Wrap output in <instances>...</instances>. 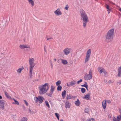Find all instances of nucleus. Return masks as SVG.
<instances>
[{"mask_svg": "<svg viewBox=\"0 0 121 121\" xmlns=\"http://www.w3.org/2000/svg\"><path fill=\"white\" fill-rule=\"evenodd\" d=\"M82 81V79H80L79 80L77 81V83L78 84L80 82H81Z\"/></svg>", "mask_w": 121, "mask_h": 121, "instance_id": "obj_41", "label": "nucleus"}, {"mask_svg": "<svg viewBox=\"0 0 121 121\" xmlns=\"http://www.w3.org/2000/svg\"><path fill=\"white\" fill-rule=\"evenodd\" d=\"M45 103L46 106L48 108H49L50 107V106L48 101H45Z\"/></svg>", "mask_w": 121, "mask_h": 121, "instance_id": "obj_33", "label": "nucleus"}, {"mask_svg": "<svg viewBox=\"0 0 121 121\" xmlns=\"http://www.w3.org/2000/svg\"><path fill=\"white\" fill-rule=\"evenodd\" d=\"M114 30L113 29H110L108 32L106 36L107 39L111 40L113 38Z\"/></svg>", "mask_w": 121, "mask_h": 121, "instance_id": "obj_4", "label": "nucleus"}, {"mask_svg": "<svg viewBox=\"0 0 121 121\" xmlns=\"http://www.w3.org/2000/svg\"><path fill=\"white\" fill-rule=\"evenodd\" d=\"M90 98V96L89 94H86L83 97L84 99H86L87 100H89Z\"/></svg>", "mask_w": 121, "mask_h": 121, "instance_id": "obj_18", "label": "nucleus"}, {"mask_svg": "<svg viewBox=\"0 0 121 121\" xmlns=\"http://www.w3.org/2000/svg\"><path fill=\"white\" fill-rule=\"evenodd\" d=\"M88 121H95V119L93 118H91Z\"/></svg>", "mask_w": 121, "mask_h": 121, "instance_id": "obj_39", "label": "nucleus"}, {"mask_svg": "<svg viewBox=\"0 0 121 121\" xmlns=\"http://www.w3.org/2000/svg\"><path fill=\"white\" fill-rule=\"evenodd\" d=\"M60 121H64L63 119H61L60 120Z\"/></svg>", "mask_w": 121, "mask_h": 121, "instance_id": "obj_56", "label": "nucleus"}, {"mask_svg": "<svg viewBox=\"0 0 121 121\" xmlns=\"http://www.w3.org/2000/svg\"><path fill=\"white\" fill-rule=\"evenodd\" d=\"M13 99L14 100V101L15 102V104H17V105H18L19 104V103L15 99Z\"/></svg>", "mask_w": 121, "mask_h": 121, "instance_id": "obj_35", "label": "nucleus"}, {"mask_svg": "<svg viewBox=\"0 0 121 121\" xmlns=\"http://www.w3.org/2000/svg\"><path fill=\"white\" fill-rule=\"evenodd\" d=\"M47 40H49L50 39V38H47Z\"/></svg>", "mask_w": 121, "mask_h": 121, "instance_id": "obj_57", "label": "nucleus"}, {"mask_svg": "<svg viewBox=\"0 0 121 121\" xmlns=\"http://www.w3.org/2000/svg\"><path fill=\"white\" fill-rule=\"evenodd\" d=\"M2 98L1 96L0 95V99H2Z\"/></svg>", "mask_w": 121, "mask_h": 121, "instance_id": "obj_54", "label": "nucleus"}, {"mask_svg": "<svg viewBox=\"0 0 121 121\" xmlns=\"http://www.w3.org/2000/svg\"><path fill=\"white\" fill-rule=\"evenodd\" d=\"M66 91L64 90L63 91L62 93V95L63 98L64 99L65 97V95L66 94Z\"/></svg>", "mask_w": 121, "mask_h": 121, "instance_id": "obj_21", "label": "nucleus"}, {"mask_svg": "<svg viewBox=\"0 0 121 121\" xmlns=\"http://www.w3.org/2000/svg\"><path fill=\"white\" fill-rule=\"evenodd\" d=\"M117 71V75L119 77H120L121 76V66L118 67Z\"/></svg>", "mask_w": 121, "mask_h": 121, "instance_id": "obj_14", "label": "nucleus"}, {"mask_svg": "<svg viewBox=\"0 0 121 121\" xmlns=\"http://www.w3.org/2000/svg\"><path fill=\"white\" fill-rule=\"evenodd\" d=\"M69 8L68 5L67 4L66 5V6L65 7V9H66L67 10L68 9V8Z\"/></svg>", "mask_w": 121, "mask_h": 121, "instance_id": "obj_38", "label": "nucleus"}, {"mask_svg": "<svg viewBox=\"0 0 121 121\" xmlns=\"http://www.w3.org/2000/svg\"><path fill=\"white\" fill-rule=\"evenodd\" d=\"M24 101L25 103V104H26V105L27 106L28 105V103L26 102V100H24Z\"/></svg>", "mask_w": 121, "mask_h": 121, "instance_id": "obj_43", "label": "nucleus"}, {"mask_svg": "<svg viewBox=\"0 0 121 121\" xmlns=\"http://www.w3.org/2000/svg\"><path fill=\"white\" fill-rule=\"evenodd\" d=\"M112 121H119L118 120L117 118V117L116 118L114 116L112 118Z\"/></svg>", "mask_w": 121, "mask_h": 121, "instance_id": "obj_32", "label": "nucleus"}, {"mask_svg": "<svg viewBox=\"0 0 121 121\" xmlns=\"http://www.w3.org/2000/svg\"><path fill=\"white\" fill-rule=\"evenodd\" d=\"M58 86L57 88V89L58 91H61V90L62 87L60 85Z\"/></svg>", "mask_w": 121, "mask_h": 121, "instance_id": "obj_27", "label": "nucleus"}, {"mask_svg": "<svg viewBox=\"0 0 121 121\" xmlns=\"http://www.w3.org/2000/svg\"><path fill=\"white\" fill-rule=\"evenodd\" d=\"M70 104L69 103L68 101H66L65 103V107L66 108H69Z\"/></svg>", "mask_w": 121, "mask_h": 121, "instance_id": "obj_17", "label": "nucleus"}, {"mask_svg": "<svg viewBox=\"0 0 121 121\" xmlns=\"http://www.w3.org/2000/svg\"><path fill=\"white\" fill-rule=\"evenodd\" d=\"M51 68L52 69L53 66L52 64L51 61Z\"/></svg>", "mask_w": 121, "mask_h": 121, "instance_id": "obj_49", "label": "nucleus"}, {"mask_svg": "<svg viewBox=\"0 0 121 121\" xmlns=\"http://www.w3.org/2000/svg\"><path fill=\"white\" fill-rule=\"evenodd\" d=\"M4 94L6 96L8 99H11V97L10 96L9 94L6 91L4 92Z\"/></svg>", "mask_w": 121, "mask_h": 121, "instance_id": "obj_19", "label": "nucleus"}, {"mask_svg": "<svg viewBox=\"0 0 121 121\" xmlns=\"http://www.w3.org/2000/svg\"><path fill=\"white\" fill-rule=\"evenodd\" d=\"M23 67L22 68H19L18 69H17L16 71L17 73H21V72L22 70H23Z\"/></svg>", "mask_w": 121, "mask_h": 121, "instance_id": "obj_24", "label": "nucleus"}, {"mask_svg": "<svg viewBox=\"0 0 121 121\" xmlns=\"http://www.w3.org/2000/svg\"><path fill=\"white\" fill-rule=\"evenodd\" d=\"M55 114L56 116L57 117H59V114L57 113H55Z\"/></svg>", "mask_w": 121, "mask_h": 121, "instance_id": "obj_40", "label": "nucleus"}, {"mask_svg": "<svg viewBox=\"0 0 121 121\" xmlns=\"http://www.w3.org/2000/svg\"><path fill=\"white\" fill-rule=\"evenodd\" d=\"M83 121H88L89 120L86 119L85 118H83Z\"/></svg>", "mask_w": 121, "mask_h": 121, "instance_id": "obj_45", "label": "nucleus"}, {"mask_svg": "<svg viewBox=\"0 0 121 121\" xmlns=\"http://www.w3.org/2000/svg\"><path fill=\"white\" fill-rule=\"evenodd\" d=\"M106 5L105 6V7L108 10L111 9V8L110 7V6L106 4Z\"/></svg>", "mask_w": 121, "mask_h": 121, "instance_id": "obj_29", "label": "nucleus"}, {"mask_svg": "<svg viewBox=\"0 0 121 121\" xmlns=\"http://www.w3.org/2000/svg\"><path fill=\"white\" fill-rule=\"evenodd\" d=\"M113 82V81L112 80H109V81H108V83H112Z\"/></svg>", "mask_w": 121, "mask_h": 121, "instance_id": "obj_44", "label": "nucleus"}, {"mask_svg": "<svg viewBox=\"0 0 121 121\" xmlns=\"http://www.w3.org/2000/svg\"><path fill=\"white\" fill-rule=\"evenodd\" d=\"M104 82H105V83H107V81L106 80H104Z\"/></svg>", "mask_w": 121, "mask_h": 121, "instance_id": "obj_51", "label": "nucleus"}, {"mask_svg": "<svg viewBox=\"0 0 121 121\" xmlns=\"http://www.w3.org/2000/svg\"><path fill=\"white\" fill-rule=\"evenodd\" d=\"M70 85L71 86L74 85L76 83V82L74 80L71 81L70 83Z\"/></svg>", "mask_w": 121, "mask_h": 121, "instance_id": "obj_25", "label": "nucleus"}, {"mask_svg": "<svg viewBox=\"0 0 121 121\" xmlns=\"http://www.w3.org/2000/svg\"><path fill=\"white\" fill-rule=\"evenodd\" d=\"M71 98L70 96L69 95H67L66 97V99H71Z\"/></svg>", "mask_w": 121, "mask_h": 121, "instance_id": "obj_37", "label": "nucleus"}, {"mask_svg": "<svg viewBox=\"0 0 121 121\" xmlns=\"http://www.w3.org/2000/svg\"><path fill=\"white\" fill-rule=\"evenodd\" d=\"M13 103V104H14L15 103Z\"/></svg>", "mask_w": 121, "mask_h": 121, "instance_id": "obj_60", "label": "nucleus"}, {"mask_svg": "<svg viewBox=\"0 0 121 121\" xmlns=\"http://www.w3.org/2000/svg\"><path fill=\"white\" fill-rule=\"evenodd\" d=\"M61 82L60 80H58L56 82V85L57 86H58L61 84Z\"/></svg>", "mask_w": 121, "mask_h": 121, "instance_id": "obj_28", "label": "nucleus"}, {"mask_svg": "<svg viewBox=\"0 0 121 121\" xmlns=\"http://www.w3.org/2000/svg\"><path fill=\"white\" fill-rule=\"evenodd\" d=\"M98 70L100 74L102 72L103 73L105 76L107 74V72L104 68L102 67H98Z\"/></svg>", "mask_w": 121, "mask_h": 121, "instance_id": "obj_9", "label": "nucleus"}, {"mask_svg": "<svg viewBox=\"0 0 121 121\" xmlns=\"http://www.w3.org/2000/svg\"><path fill=\"white\" fill-rule=\"evenodd\" d=\"M27 120V118L25 117H23L22 118V120L20 121H26Z\"/></svg>", "mask_w": 121, "mask_h": 121, "instance_id": "obj_34", "label": "nucleus"}, {"mask_svg": "<svg viewBox=\"0 0 121 121\" xmlns=\"http://www.w3.org/2000/svg\"><path fill=\"white\" fill-rule=\"evenodd\" d=\"M54 60L55 61H56V58H54Z\"/></svg>", "mask_w": 121, "mask_h": 121, "instance_id": "obj_55", "label": "nucleus"}, {"mask_svg": "<svg viewBox=\"0 0 121 121\" xmlns=\"http://www.w3.org/2000/svg\"><path fill=\"white\" fill-rule=\"evenodd\" d=\"M85 82V84H84V85H82V86H84V87H85L86 88V89L88 90V89L87 87H88V86L87 84V83L86 82Z\"/></svg>", "mask_w": 121, "mask_h": 121, "instance_id": "obj_26", "label": "nucleus"}, {"mask_svg": "<svg viewBox=\"0 0 121 121\" xmlns=\"http://www.w3.org/2000/svg\"><path fill=\"white\" fill-rule=\"evenodd\" d=\"M111 10V9H110L108 10L107 11H108V13H110Z\"/></svg>", "mask_w": 121, "mask_h": 121, "instance_id": "obj_48", "label": "nucleus"}, {"mask_svg": "<svg viewBox=\"0 0 121 121\" xmlns=\"http://www.w3.org/2000/svg\"><path fill=\"white\" fill-rule=\"evenodd\" d=\"M32 110H31L30 109V108L29 109V113H32Z\"/></svg>", "mask_w": 121, "mask_h": 121, "instance_id": "obj_46", "label": "nucleus"}, {"mask_svg": "<svg viewBox=\"0 0 121 121\" xmlns=\"http://www.w3.org/2000/svg\"><path fill=\"white\" fill-rule=\"evenodd\" d=\"M118 10L121 12V8H120Z\"/></svg>", "mask_w": 121, "mask_h": 121, "instance_id": "obj_53", "label": "nucleus"}, {"mask_svg": "<svg viewBox=\"0 0 121 121\" xmlns=\"http://www.w3.org/2000/svg\"><path fill=\"white\" fill-rule=\"evenodd\" d=\"M67 86H71V85H70V83H69V84H68V83H67Z\"/></svg>", "mask_w": 121, "mask_h": 121, "instance_id": "obj_50", "label": "nucleus"}, {"mask_svg": "<svg viewBox=\"0 0 121 121\" xmlns=\"http://www.w3.org/2000/svg\"><path fill=\"white\" fill-rule=\"evenodd\" d=\"M50 38V39H52V37H51V38Z\"/></svg>", "mask_w": 121, "mask_h": 121, "instance_id": "obj_59", "label": "nucleus"}, {"mask_svg": "<svg viewBox=\"0 0 121 121\" xmlns=\"http://www.w3.org/2000/svg\"><path fill=\"white\" fill-rule=\"evenodd\" d=\"M117 85L121 84V81H120L119 82H117Z\"/></svg>", "mask_w": 121, "mask_h": 121, "instance_id": "obj_47", "label": "nucleus"}, {"mask_svg": "<svg viewBox=\"0 0 121 121\" xmlns=\"http://www.w3.org/2000/svg\"><path fill=\"white\" fill-rule=\"evenodd\" d=\"M57 119H58V120H59V117H57Z\"/></svg>", "mask_w": 121, "mask_h": 121, "instance_id": "obj_58", "label": "nucleus"}, {"mask_svg": "<svg viewBox=\"0 0 121 121\" xmlns=\"http://www.w3.org/2000/svg\"><path fill=\"white\" fill-rule=\"evenodd\" d=\"M93 70L92 69H90L89 74L86 73L84 76V79L86 80H89L92 78Z\"/></svg>", "mask_w": 121, "mask_h": 121, "instance_id": "obj_5", "label": "nucleus"}, {"mask_svg": "<svg viewBox=\"0 0 121 121\" xmlns=\"http://www.w3.org/2000/svg\"><path fill=\"white\" fill-rule=\"evenodd\" d=\"M5 101L3 100H0V109L2 110L4 109V105Z\"/></svg>", "mask_w": 121, "mask_h": 121, "instance_id": "obj_11", "label": "nucleus"}, {"mask_svg": "<svg viewBox=\"0 0 121 121\" xmlns=\"http://www.w3.org/2000/svg\"><path fill=\"white\" fill-rule=\"evenodd\" d=\"M91 52V49H88L86 53V55L90 56Z\"/></svg>", "mask_w": 121, "mask_h": 121, "instance_id": "obj_20", "label": "nucleus"}, {"mask_svg": "<svg viewBox=\"0 0 121 121\" xmlns=\"http://www.w3.org/2000/svg\"><path fill=\"white\" fill-rule=\"evenodd\" d=\"M90 56L86 55V57L85 60V63L87 62L90 59Z\"/></svg>", "mask_w": 121, "mask_h": 121, "instance_id": "obj_23", "label": "nucleus"}, {"mask_svg": "<svg viewBox=\"0 0 121 121\" xmlns=\"http://www.w3.org/2000/svg\"><path fill=\"white\" fill-rule=\"evenodd\" d=\"M106 101L105 100H104L102 102V105L103 108L104 109H105L106 108Z\"/></svg>", "mask_w": 121, "mask_h": 121, "instance_id": "obj_13", "label": "nucleus"}, {"mask_svg": "<svg viewBox=\"0 0 121 121\" xmlns=\"http://www.w3.org/2000/svg\"><path fill=\"white\" fill-rule=\"evenodd\" d=\"M54 13L56 16H60L62 15V13L60 9L59 8L57 9L55 11Z\"/></svg>", "mask_w": 121, "mask_h": 121, "instance_id": "obj_10", "label": "nucleus"}, {"mask_svg": "<svg viewBox=\"0 0 121 121\" xmlns=\"http://www.w3.org/2000/svg\"><path fill=\"white\" fill-rule=\"evenodd\" d=\"M29 4H30L32 6H33L34 5V2L32 0H28Z\"/></svg>", "mask_w": 121, "mask_h": 121, "instance_id": "obj_16", "label": "nucleus"}, {"mask_svg": "<svg viewBox=\"0 0 121 121\" xmlns=\"http://www.w3.org/2000/svg\"><path fill=\"white\" fill-rule=\"evenodd\" d=\"M89 111V110L88 108H86L85 110V112L86 113H88Z\"/></svg>", "mask_w": 121, "mask_h": 121, "instance_id": "obj_36", "label": "nucleus"}, {"mask_svg": "<svg viewBox=\"0 0 121 121\" xmlns=\"http://www.w3.org/2000/svg\"><path fill=\"white\" fill-rule=\"evenodd\" d=\"M72 49L70 48H67L63 50L64 54L66 55H68L71 51Z\"/></svg>", "mask_w": 121, "mask_h": 121, "instance_id": "obj_8", "label": "nucleus"}, {"mask_svg": "<svg viewBox=\"0 0 121 121\" xmlns=\"http://www.w3.org/2000/svg\"><path fill=\"white\" fill-rule=\"evenodd\" d=\"M81 92L82 93H84L86 91V90L85 88H81Z\"/></svg>", "mask_w": 121, "mask_h": 121, "instance_id": "obj_30", "label": "nucleus"}, {"mask_svg": "<svg viewBox=\"0 0 121 121\" xmlns=\"http://www.w3.org/2000/svg\"><path fill=\"white\" fill-rule=\"evenodd\" d=\"M117 118L118 120L120 121L121 120V114L119 115L117 117Z\"/></svg>", "mask_w": 121, "mask_h": 121, "instance_id": "obj_31", "label": "nucleus"}, {"mask_svg": "<svg viewBox=\"0 0 121 121\" xmlns=\"http://www.w3.org/2000/svg\"><path fill=\"white\" fill-rule=\"evenodd\" d=\"M50 87L49 83H46L44 84H42L39 86V92L41 95L45 93L48 90Z\"/></svg>", "mask_w": 121, "mask_h": 121, "instance_id": "obj_2", "label": "nucleus"}, {"mask_svg": "<svg viewBox=\"0 0 121 121\" xmlns=\"http://www.w3.org/2000/svg\"><path fill=\"white\" fill-rule=\"evenodd\" d=\"M106 100V102L107 103H110L111 102V101L109 100Z\"/></svg>", "mask_w": 121, "mask_h": 121, "instance_id": "obj_42", "label": "nucleus"}, {"mask_svg": "<svg viewBox=\"0 0 121 121\" xmlns=\"http://www.w3.org/2000/svg\"><path fill=\"white\" fill-rule=\"evenodd\" d=\"M19 48L22 49L26 48H30L29 46L26 45L20 44L19 46Z\"/></svg>", "mask_w": 121, "mask_h": 121, "instance_id": "obj_12", "label": "nucleus"}, {"mask_svg": "<svg viewBox=\"0 0 121 121\" xmlns=\"http://www.w3.org/2000/svg\"><path fill=\"white\" fill-rule=\"evenodd\" d=\"M80 102L78 99H77L76 101L75 102V105L77 106H78L80 104Z\"/></svg>", "mask_w": 121, "mask_h": 121, "instance_id": "obj_22", "label": "nucleus"}, {"mask_svg": "<svg viewBox=\"0 0 121 121\" xmlns=\"http://www.w3.org/2000/svg\"><path fill=\"white\" fill-rule=\"evenodd\" d=\"M81 18L82 21L83 26L84 28H86L87 23L89 22V19L85 11L83 9H81L80 11Z\"/></svg>", "mask_w": 121, "mask_h": 121, "instance_id": "obj_1", "label": "nucleus"}, {"mask_svg": "<svg viewBox=\"0 0 121 121\" xmlns=\"http://www.w3.org/2000/svg\"><path fill=\"white\" fill-rule=\"evenodd\" d=\"M43 99H44L42 96H39L37 97H35L34 98V100L36 103L39 102V103L41 104L43 102Z\"/></svg>", "mask_w": 121, "mask_h": 121, "instance_id": "obj_6", "label": "nucleus"}, {"mask_svg": "<svg viewBox=\"0 0 121 121\" xmlns=\"http://www.w3.org/2000/svg\"><path fill=\"white\" fill-rule=\"evenodd\" d=\"M119 113L121 114V108L119 109Z\"/></svg>", "mask_w": 121, "mask_h": 121, "instance_id": "obj_52", "label": "nucleus"}, {"mask_svg": "<svg viewBox=\"0 0 121 121\" xmlns=\"http://www.w3.org/2000/svg\"><path fill=\"white\" fill-rule=\"evenodd\" d=\"M60 60L61 61V62L64 65H66L68 63V62L66 60L63 59H61Z\"/></svg>", "mask_w": 121, "mask_h": 121, "instance_id": "obj_15", "label": "nucleus"}, {"mask_svg": "<svg viewBox=\"0 0 121 121\" xmlns=\"http://www.w3.org/2000/svg\"><path fill=\"white\" fill-rule=\"evenodd\" d=\"M55 87L53 85H52L50 87V92L47 94V95L50 96L51 97L55 89Z\"/></svg>", "mask_w": 121, "mask_h": 121, "instance_id": "obj_7", "label": "nucleus"}, {"mask_svg": "<svg viewBox=\"0 0 121 121\" xmlns=\"http://www.w3.org/2000/svg\"><path fill=\"white\" fill-rule=\"evenodd\" d=\"M34 60L33 58H29V62L30 65L29 70H30V76L31 77L32 75V70L33 68L34 67L35 64L34 63Z\"/></svg>", "mask_w": 121, "mask_h": 121, "instance_id": "obj_3", "label": "nucleus"}]
</instances>
